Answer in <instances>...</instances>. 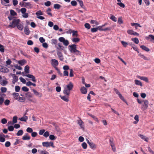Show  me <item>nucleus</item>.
<instances>
[{"label":"nucleus","mask_w":154,"mask_h":154,"mask_svg":"<svg viewBox=\"0 0 154 154\" xmlns=\"http://www.w3.org/2000/svg\"><path fill=\"white\" fill-rule=\"evenodd\" d=\"M68 47L69 50L71 53L75 54L76 55H80L81 52L76 49V45H75L73 44L69 45Z\"/></svg>","instance_id":"1"},{"label":"nucleus","mask_w":154,"mask_h":154,"mask_svg":"<svg viewBox=\"0 0 154 154\" xmlns=\"http://www.w3.org/2000/svg\"><path fill=\"white\" fill-rule=\"evenodd\" d=\"M20 20L19 19H14L11 23L8 26V27L14 28L17 26L20 23Z\"/></svg>","instance_id":"2"},{"label":"nucleus","mask_w":154,"mask_h":154,"mask_svg":"<svg viewBox=\"0 0 154 154\" xmlns=\"http://www.w3.org/2000/svg\"><path fill=\"white\" fill-rule=\"evenodd\" d=\"M58 40L60 42H63V44L65 46H67L69 44V41L65 39L64 37H60Z\"/></svg>","instance_id":"3"},{"label":"nucleus","mask_w":154,"mask_h":154,"mask_svg":"<svg viewBox=\"0 0 154 154\" xmlns=\"http://www.w3.org/2000/svg\"><path fill=\"white\" fill-rule=\"evenodd\" d=\"M42 145L46 147H49L50 146H51L53 148L54 147V143L53 142H43L42 143Z\"/></svg>","instance_id":"4"},{"label":"nucleus","mask_w":154,"mask_h":154,"mask_svg":"<svg viewBox=\"0 0 154 154\" xmlns=\"http://www.w3.org/2000/svg\"><path fill=\"white\" fill-rule=\"evenodd\" d=\"M22 75L23 76H26L28 78L32 79V80L34 82H35L36 81L35 79V77L32 75L28 74L27 75H26V73L24 72H23L22 73Z\"/></svg>","instance_id":"5"},{"label":"nucleus","mask_w":154,"mask_h":154,"mask_svg":"<svg viewBox=\"0 0 154 154\" xmlns=\"http://www.w3.org/2000/svg\"><path fill=\"white\" fill-rule=\"evenodd\" d=\"M143 104L141 109L143 110L146 109L148 106L149 102L147 100H143Z\"/></svg>","instance_id":"6"},{"label":"nucleus","mask_w":154,"mask_h":154,"mask_svg":"<svg viewBox=\"0 0 154 154\" xmlns=\"http://www.w3.org/2000/svg\"><path fill=\"white\" fill-rule=\"evenodd\" d=\"M51 64L53 67H55L58 65L59 63L58 61L55 59H52L51 61Z\"/></svg>","instance_id":"7"},{"label":"nucleus","mask_w":154,"mask_h":154,"mask_svg":"<svg viewBox=\"0 0 154 154\" xmlns=\"http://www.w3.org/2000/svg\"><path fill=\"white\" fill-rule=\"evenodd\" d=\"M73 87V85L71 82H70L68 84L65 86V88L66 89L71 91Z\"/></svg>","instance_id":"8"},{"label":"nucleus","mask_w":154,"mask_h":154,"mask_svg":"<svg viewBox=\"0 0 154 154\" xmlns=\"http://www.w3.org/2000/svg\"><path fill=\"white\" fill-rule=\"evenodd\" d=\"M11 75L13 78L12 83L13 84H14L16 82H17L18 80V77L16 76L15 74H11Z\"/></svg>","instance_id":"9"},{"label":"nucleus","mask_w":154,"mask_h":154,"mask_svg":"<svg viewBox=\"0 0 154 154\" xmlns=\"http://www.w3.org/2000/svg\"><path fill=\"white\" fill-rule=\"evenodd\" d=\"M0 71L3 72H8L9 70L7 68L0 65Z\"/></svg>","instance_id":"10"},{"label":"nucleus","mask_w":154,"mask_h":154,"mask_svg":"<svg viewBox=\"0 0 154 154\" xmlns=\"http://www.w3.org/2000/svg\"><path fill=\"white\" fill-rule=\"evenodd\" d=\"M23 6L28 9L31 8L33 7V5L30 2H25Z\"/></svg>","instance_id":"11"},{"label":"nucleus","mask_w":154,"mask_h":154,"mask_svg":"<svg viewBox=\"0 0 154 154\" xmlns=\"http://www.w3.org/2000/svg\"><path fill=\"white\" fill-rule=\"evenodd\" d=\"M78 123L79 125L81 128L83 130L84 129V125L83 121L81 119L78 121Z\"/></svg>","instance_id":"12"},{"label":"nucleus","mask_w":154,"mask_h":154,"mask_svg":"<svg viewBox=\"0 0 154 154\" xmlns=\"http://www.w3.org/2000/svg\"><path fill=\"white\" fill-rule=\"evenodd\" d=\"M150 38H151V41L154 43V36L152 35H149L148 36L146 37V39L147 40H149Z\"/></svg>","instance_id":"13"},{"label":"nucleus","mask_w":154,"mask_h":154,"mask_svg":"<svg viewBox=\"0 0 154 154\" xmlns=\"http://www.w3.org/2000/svg\"><path fill=\"white\" fill-rule=\"evenodd\" d=\"M138 78L142 80H143L146 82H148V79L147 77L144 76H140L139 75L137 76Z\"/></svg>","instance_id":"14"},{"label":"nucleus","mask_w":154,"mask_h":154,"mask_svg":"<svg viewBox=\"0 0 154 154\" xmlns=\"http://www.w3.org/2000/svg\"><path fill=\"white\" fill-rule=\"evenodd\" d=\"M8 83V81L6 80V79L5 80H1L0 81V84L1 85L3 86H6Z\"/></svg>","instance_id":"15"},{"label":"nucleus","mask_w":154,"mask_h":154,"mask_svg":"<svg viewBox=\"0 0 154 154\" xmlns=\"http://www.w3.org/2000/svg\"><path fill=\"white\" fill-rule=\"evenodd\" d=\"M26 114V113H25L23 117L19 118V120L21 121L26 122L28 119V117L25 116Z\"/></svg>","instance_id":"16"},{"label":"nucleus","mask_w":154,"mask_h":154,"mask_svg":"<svg viewBox=\"0 0 154 154\" xmlns=\"http://www.w3.org/2000/svg\"><path fill=\"white\" fill-rule=\"evenodd\" d=\"M57 54L60 59L61 60H63V54L61 52L59 51H58L57 52Z\"/></svg>","instance_id":"17"},{"label":"nucleus","mask_w":154,"mask_h":154,"mask_svg":"<svg viewBox=\"0 0 154 154\" xmlns=\"http://www.w3.org/2000/svg\"><path fill=\"white\" fill-rule=\"evenodd\" d=\"M70 91L69 90L64 87L63 92L66 95V96H69L70 93Z\"/></svg>","instance_id":"18"},{"label":"nucleus","mask_w":154,"mask_h":154,"mask_svg":"<svg viewBox=\"0 0 154 154\" xmlns=\"http://www.w3.org/2000/svg\"><path fill=\"white\" fill-rule=\"evenodd\" d=\"M30 138V137L28 135V134H25L22 137V139L24 140H29Z\"/></svg>","instance_id":"19"},{"label":"nucleus","mask_w":154,"mask_h":154,"mask_svg":"<svg viewBox=\"0 0 154 154\" xmlns=\"http://www.w3.org/2000/svg\"><path fill=\"white\" fill-rule=\"evenodd\" d=\"M60 97L61 98L64 100V101L66 102H68L69 100L68 99V96H62L61 95L60 96Z\"/></svg>","instance_id":"20"},{"label":"nucleus","mask_w":154,"mask_h":154,"mask_svg":"<svg viewBox=\"0 0 154 154\" xmlns=\"http://www.w3.org/2000/svg\"><path fill=\"white\" fill-rule=\"evenodd\" d=\"M5 136L3 134H0V141L1 142H3L5 141Z\"/></svg>","instance_id":"21"},{"label":"nucleus","mask_w":154,"mask_h":154,"mask_svg":"<svg viewBox=\"0 0 154 154\" xmlns=\"http://www.w3.org/2000/svg\"><path fill=\"white\" fill-rule=\"evenodd\" d=\"M81 93L83 94H85L87 93V90L84 87H82L80 88Z\"/></svg>","instance_id":"22"},{"label":"nucleus","mask_w":154,"mask_h":154,"mask_svg":"<svg viewBox=\"0 0 154 154\" xmlns=\"http://www.w3.org/2000/svg\"><path fill=\"white\" fill-rule=\"evenodd\" d=\"M18 63L21 66L23 65L26 63V61L25 60H22L17 61Z\"/></svg>","instance_id":"23"},{"label":"nucleus","mask_w":154,"mask_h":154,"mask_svg":"<svg viewBox=\"0 0 154 154\" xmlns=\"http://www.w3.org/2000/svg\"><path fill=\"white\" fill-rule=\"evenodd\" d=\"M24 31L25 34L27 35H29L30 33V31L28 28L26 26L24 27Z\"/></svg>","instance_id":"24"},{"label":"nucleus","mask_w":154,"mask_h":154,"mask_svg":"<svg viewBox=\"0 0 154 154\" xmlns=\"http://www.w3.org/2000/svg\"><path fill=\"white\" fill-rule=\"evenodd\" d=\"M12 95L14 97L15 99L18 100L19 98V94L14 92L13 93Z\"/></svg>","instance_id":"25"},{"label":"nucleus","mask_w":154,"mask_h":154,"mask_svg":"<svg viewBox=\"0 0 154 154\" xmlns=\"http://www.w3.org/2000/svg\"><path fill=\"white\" fill-rule=\"evenodd\" d=\"M90 22L92 24H94V26L96 25H98L99 24L97 21L94 20H91Z\"/></svg>","instance_id":"26"},{"label":"nucleus","mask_w":154,"mask_h":154,"mask_svg":"<svg viewBox=\"0 0 154 154\" xmlns=\"http://www.w3.org/2000/svg\"><path fill=\"white\" fill-rule=\"evenodd\" d=\"M80 40V38L77 37L74 38L72 39V41L75 43H77L79 42Z\"/></svg>","instance_id":"27"},{"label":"nucleus","mask_w":154,"mask_h":154,"mask_svg":"<svg viewBox=\"0 0 154 154\" xmlns=\"http://www.w3.org/2000/svg\"><path fill=\"white\" fill-rule=\"evenodd\" d=\"M136 85H139L140 86H142L143 85L141 82L137 80H135L134 81Z\"/></svg>","instance_id":"28"},{"label":"nucleus","mask_w":154,"mask_h":154,"mask_svg":"<svg viewBox=\"0 0 154 154\" xmlns=\"http://www.w3.org/2000/svg\"><path fill=\"white\" fill-rule=\"evenodd\" d=\"M140 47L143 50L147 51L148 52L149 51V49L148 48L146 47L145 46L142 45H141Z\"/></svg>","instance_id":"29"},{"label":"nucleus","mask_w":154,"mask_h":154,"mask_svg":"<svg viewBox=\"0 0 154 154\" xmlns=\"http://www.w3.org/2000/svg\"><path fill=\"white\" fill-rule=\"evenodd\" d=\"M138 136L140 137L143 140H144L146 142H148V138H146L145 137V136L143 135L139 134Z\"/></svg>","instance_id":"30"},{"label":"nucleus","mask_w":154,"mask_h":154,"mask_svg":"<svg viewBox=\"0 0 154 154\" xmlns=\"http://www.w3.org/2000/svg\"><path fill=\"white\" fill-rule=\"evenodd\" d=\"M90 147L92 149H94L96 148L95 145L93 142H90L88 144Z\"/></svg>","instance_id":"31"},{"label":"nucleus","mask_w":154,"mask_h":154,"mask_svg":"<svg viewBox=\"0 0 154 154\" xmlns=\"http://www.w3.org/2000/svg\"><path fill=\"white\" fill-rule=\"evenodd\" d=\"M131 40L133 41L136 44H138L139 43V41L138 38H132L131 39Z\"/></svg>","instance_id":"32"},{"label":"nucleus","mask_w":154,"mask_h":154,"mask_svg":"<svg viewBox=\"0 0 154 154\" xmlns=\"http://www.w3.org/2000/svg\"><path fill=\"white\" fill-rule=\"evenodd\" d=\"M131 25L132 26H135L136 29L137 28L138 26L141 27V26L140 25L139 23H132L131 24Z\"/></svg>","instance_id":"33"},{"label":"nucleus","mask_w":154,"mask_h":154,"mask_svg":"<svg viewBox=\"0 0 154 154\" xmlns=\"http://www.w3.org/2000/svg\"><path fill=\"white\" fill-rule=\"evenodd\" d=\"M51 8H49L46 11V12L47 14L49 15L51 17L52 16V14L51 13Z\"/></svg>","instance_id":"34"},{"label":"nucleus","mask_w":154,"mask_h":154,"mask_svg":"<svg viewBox=\"0 0 154 154\" xmlns=\"http://www.w3.org/2000/svg\"><path fill=\"white\" fill-rule=\"evenodd\" d=\"M17 28L20 30H22L23 28V25L21 23H19L17 26Z\"/></svg>","instance_id":"35"},{"label":"nucleus","mask_w":154,"mask_h":154,"mask_svg":"<svg viewBox=\"0 0 154 154\" xmlns=\"http://www.w3.org/2000/svg\"><path fill=\"white\" fill-rule=\"evenodd\" d=\"M23 133V131L22 130H19L17 133L16 135L17 136H20L22 135Z\"/></svg>","instance_id":"36"},{"label":"nucleus","mask_w":154,"mask_h":154,"mask_svg":"<svg viewBox=\"0 0 154 154\" xmlns=\"http://www.w3.org/2000/svg\"><path fill=\"white\" fill-rule=\"evenodd\" d=\"M29 66L27 65L25 67L24 71L26 73H29Z\"/></svg>","instance_id":"37"},{"label":"nucleus","mask_w":154,"mask_h":154,"mask_svg":"<svg viewBox=\"0 0 154 154\" xmlns=\"http://www.w3.org/2000/svg\"><path fill=\"white\" fill-rule=\"evenodd\" d=\"M72 37H77L78 36V32L77 31L73 30L72 32Z\"/></svg>","instance_id":"38"},{"label":"nucleus","mask_w":154,"mask_h":154,"mask_svg":"<svg viewBox=\"0 0 154 154\" xmlns=\"http://www.w3.org/2000/svg\"><path fill=\"white\" fill-rule=\"evenodd\" d=\"M134 119L136 120V121H134V124L137 123L138 122V121H139L138 116L137 115H136L134 117Z\"/></svg>","instance_id":"39"},{"label":"nucleus","mask_w":154,"mask_h":154,"mask_svg":"<svg viewBox=\"0 0 154 154\" xmlns=\"http://www.w3.org/2000/svg\"><path fill=\"white\" fill-rule=\"evenodd\" d=\"M0 89L2 93H5L7 91V89L5 87H2Z\"/></svg>","instance_id":"40"},{"label":"nucleus","mask_w":154,"mask_h":154,"mask_svg":"<svg viewBox=\"0 0 154 154\" xmlns=\"http://www.w3.org/2000/svg\"><path fill=\"white\" fill-rule=\"evenodd\" d=\"M111 17L110 19L112 20V21L116 22L117 21V18L114 16L111 15Z\"/></svg>","instance_id":"41"},{"label":"nucleus","mask_w":154,"mask_h":154,"mask_svg":"<svg viewBox=\"0 0 154 154\" xmlns=\"http://www.w3.org/2000/svg\"><path fill=\"white\" fill-rule=\"evenodd\" d=\"M61 7V5L59 4H55L54 5V7L55 9H59Z\"/></svg>","instance_id":"42"},{"label":"nucleus","mask_w":154,"mask_h":154,"mask_svg":"<svg viewBox=\"0 0 154 154\" xmlns=\"http://www.w3.org/2000/svg\"><path fill=\"white\" fill-rule=\"evenodd\" d=\"M51 44L56 45L57 42V40L56 39H52L51 40Z\"/></svg>","instance_id":"43"},{"label":"nucleus","mask_w":154,"mask_h":154,"mask_svg":"<svg viewBox=\"0 0 154 154\" xmlns=\"http://www.w3.org/2000/svg\"><path fill=\"white\" fill-rule=\"evenodd\" d=\"M0 51L2 52H4L5 51L4 47V46L0 44Z\"/></svg>","instance_id":"44"},{"label":"nucleus","mask_w":154,"mask_h":154,"mask_svg":"<svg viewBox=\"0 0 154 154\" xmlns=\"http://www.w3.org/2000/svg\"><path fill=\"white\" fill-rule=\"evenodd\" d=\"M35 14L37 16H39L40 15H42L43 13L41 11L39 10L37 11L36 13Z\"/></svg>","instance_id":"45"},{"label":"nucleus","mask_w":154,"mask_h":154,"mask_svg":"<svg viewBox=\"0 0 154 154\" xmlns=\"http://www.w3.org/2000/svg\"><path fill=\"white\" fill-rule=\"evenodd\" d=\"M49 138L50 140H55L56 139V137L53 135H50L49 136Z\"/></svg>","instance_id":"46"},{"label":"nucleus","mask_w":154,"mask_h":154,"mask_svg":"<svg viewBox=\"0 0 154 154\" xmlns=\"http://www.w3.org/2000/svg\"><path fill=\"white\" fill-rule=\"evenodd\" d=\"M8 129L9 131H12L14 130V127L11 125H8Z\"/></svg>","instance_id":"47"},{"label":"nucleus","mask_w":154,"mask_h":154,"mask_svg":"<svg viewBox=\"0 0 154 154\" xmlns=\"http://www.w3.org/2000/svg\"><path fill=\"white\" fill-rule=\"evenodd\" d=\"M25 98L23 97H20L18 98V101L21 102H24L25 101Z\"/></svg>","instance_id":"48"},{"label":"nucleus","mask_w":154,"mask_h":154,"mask_svg":"<svg viewBox=\"0 0 154 154\" xmlns=\"http://www.w3.org/2000/svg\"><path fill=\"white\" fill-rule=\"evenodd\" d=\"M20 86H16L15 87V90L16 92H18L20 90Z\"/></svg>","instance_id":"49"},{"label":"nucleus","mask_w":154,"mask_h":154,"mask_svg":"<svg viewBox=\"0 0 154 154\" xmlns=\"http://www.w3.org/2000/svg\"><path fill=\"white\" fill-rule=\"evenodd\" d=\"M82 146L83 148L84 149H85L87 148V144L85 142H83L82 143Z\"/></svg>","instance_id":"50"},{"label":"nucleus","mask_w":154,"mask_h":154,"mask_svg":"<svg viewBox=\"0 0 154 154\" xmlns=\"http://www.w3.org/2000/svg\"><path fill=\"white\" fill-rule=\"evenodd\" d=\"M10 14L11 15L13 16H15L16 15V13L13 10H10Z\"/></svg>","instance_id":"51"},{"label":"nucleus","mask_w":154,"mask_h":154,"mask_svg":"<svg viewBox=\"0 0 154 154\" xmlns=\"http://www.w3.org/2000/svg\"><path fill=\"white\" fill-rule=\"evenodd\" d=\"M121 43L124 47H127L128 45V43L127 42L124 41H121Z\"/></svg>","instance_id":"52"},{"label":"nucleus","mask_w":154,"mask_h":154,"mask_svg":"<svg viewBox=\"0 0 154 154\" xmlns=\"http://www.w3.org/2000/svg\"><path fill=\"white\" fill-rule=\"evenodd\" d=\"M12 122L13 123H15L17 122V117L16 116H14L13 118Z\"/></svg>","instance_id":"53"},{"label":"nucleus","mask_w":154,"mask_h":154,"mask_svg":"<svg viewBox=\"0 0 154 154\" xmlns=\"http://www.w3.org/2000/svg\"><path fill=\"white\" fill-rule=\"evenodd\" d=\"M111 146L112 147L113 151L114 152L116 151V148L114 144L113 143H111Z\"/></svg>","instance_id":"54"},{"label":"nucleus","mask_w":154,"mask_h":154,"mask_svg":"<svg viewBox=\"0 0 154 154\" xmlns=\"http://www.w3.org/2000/svg\"><path fill=\"white\" fill-rule=\"evenodd\" d=\"M19 79L20 80V81L21 82H22L23 83L25 84L26 83V80L22 77H20L19 78Z\"/></svg>","instance_id":"55"},{"label":"nucleus","mask_w":154,"mask_h":154,"mask_svg":"<svg viewBox=\"0 0 154 154\" xmlns=\"http://www.w3.org/2000/svg\"><path fill=\"white\" fill-rule=\"evenodd\" d=\"M22 90L25 92H27L29 91V89L26 87H23L22 88Z\"/></svg>","instance_id":"56"},{"label":"nucleus","mask_w":154,"mask_h":154,"mask_svg":"<svg viewBox=\"0 0 154 154\" xmlns=\"http://www.w3.org/2000/svg\"><path fill=\"white\" fill-rule=\"evenodd\" d=\"M77 2L75 1H72L71 2V5L74 6H76L77 5Z\"/></svg>","instance_id":"57"},{"label":"nucleus","mask_w":154,"mask_h":154,"mask_svg":"<svg viewBox=\"0 0 154 154\" xmlns=\"http://www.w3.org/2000/svg\"><path fill=\"white\" fill-rule=\"evenodd\" d=\"M20 11L21 13L23 14V13H25L26 11V9L25 8H22L20 9Z\"/></svg>","instance_id":"58"},{"label":"nucleus","mask_w":154,"mask_h":154,"mask_svg":"<svg viewBox=\"0 0 154 154\" xmlns=\"http://www.w3.org/2000/svg\"><path fill=\"white\" fill-rule=\"evenodd\" d=\"M10 101L9 100L6 99L4 102L5 105L6 106H8L10 103Z\"/></svg>","instance_id":"59"},{"label":"nucleus","mask_w":154,"mask_h":154,"mask_svg":"<svg viewBox=\"0 0 154 154\" xmlns=\"http://www.w3.org/2000/svg\"><path fill=\"white\" fill-rule=\"evenodd\" d=\"M44 4L45 6L48 7L50 6L51 5V2L50 1H47V2H45Z\"/></svg>","instance_id":"60"},{"label":"nucleus","mask_w":154,"mask_h":154,"mask_svg":"<svg viewBox=\"0 0 154 154\" xmlns=\"http://www.w3.org/2000/svg\"><path fill=\"white\" fill-rule=\"evenodd\" d=\"M12 63L10 59H8V60L6 61V63L7 66L10 65Z\"/></svg>","instance_id":"61"},{"label":"nucleus","mask_w":154,"mask_h":154,"mask_svg":"<svg viewBox=\"0 0 154 154\" xmlns=\"http://www.w3.org/2000/svg\"><path fill=\"white\" fill-rule=\"evenodd\" d=\"M26 131L28 133H32L33 131V130H32V129L29 127L28 128H27Z\"/></svg>","instance_id":"62"},{"label":"nucleus","mask_w":154,"mask_h":154,"mask_svg":"<svg viewBox=\"0 0 154 154\" xmlns=\"http://www.w3.org/2000/svg\"><path fill=\"white\" fill-rule=\"evenodd\" d=\"M123 23V21L121 17L118 18V23L119 24H121Z\"/></svg>","instance_id":"63"},{"label":"nucleus","mask_w":154,"mask_h":154,"mask_svg":"<svg viewBox=\"0 0 154 154\" xmlns=\"http://www.w3.org/2000/svg\"><path fill=\"white\" fill-rule=\"evenodd\" d=\"M41 154H49V152L45 150H42L40 152Z\"/></svg>","instance_id":"64"}]
</instances>
